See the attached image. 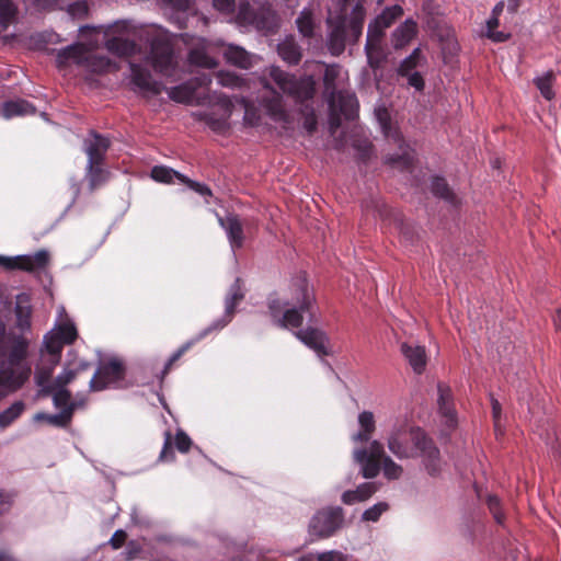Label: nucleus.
I'll use <instances>...</instances> for the list:
<instances>
[{
	"label": "nucleus",
	"instance_id": "obj_1",
	"mask_svg": "<svg viewBox=\"0 0 561 561\" xmlns=\"http://www.w3.org/2000/svg\"><path fill=\"white\" fill-rule=\"evenodd\" d=\"M389 451L399 460L421 458L430 476H438L443 469L439 449L421 428L410 427L405 422L392 425L386 436Z\"/></svg>",
	"mask_w": 561,
	"mask_h": 561
},
{
	"label": "nucleus",
	"instance_id": "obj_2",
	"mask_svg": "<svg viewBox=\"0 0 561 561\" xmlns=\"http://www.w3.org/2000/svg\"><path fill=\"white\" fill-rule=\"evenodd\" d=\"M28 341L23 336H7L0 322V399L15 392L30 379Z\"/></svg>",
	"mask_w": 561,
	"mask_h": 561
},
{
	"label": "nucleus",
	"instance_id": "obj_3",
	"mask_svg": "<svg viewBox=\"0 0 561 561\" xmlns=\"http://www.w3.org/2000/svg\"><path fill=\"white\" fill-rule=\"evenodd\" d=\"M314 305L313 288L301 274L293 278L286 297L270 300L268 310L271 318L278 327L299 328L304 321V313H309L310 319L314 318Z\"/></svg>",
	"mask_w": 561,
	"mask_h": 561
},
{
	"label": "nucleus",
	"instance_id": "obj_4",
	"mask_svg": "<svg viewBox=\"0 0 561 561\" xmlns=\"http://www.w3.org/2000/svg\"><path fill=\"white\" fill-rule=\"evenodd\" d=\"M268 75L283 93L296 101L302 102L312 99L316 91V82L312 77L297 79L278 67H271Z\"/></svg>",
	"mask_w": 561,
	"mask_h": 561
},
{
	"label": "nucleus",
	"instance_id": "obj_5",
	"mask_svg": "<svg viewBox=\"0 0 561 561\" xmlns=\"http://www.w3.org/2000/svg\"><path fill=\"white\" fill-rule=\"evenodd\" d=\"M403 14V9L396 4L386 8L376 19L369 23L365 50L370 66L374 64V54L380 51V42L385 31Z\"/></svg>",
	"mask_w": 561,
	"mask_h": 561
},
{
	"label": "nucleus",
	"instance_id": "obj_6",
	"mask_svg": "<svg viewBox=\"0 0 561 561\" xmlns=\"http://www.w3.org/2000/svg\"><path fill=\"white\" fill-rule=\"evenodd\" d=\"M78 337L75 323L67 317L61 318L58 323L44 336V346L47 353H53L54 363H59L65 344H72Z\"/></svg>",
	"mask_w": 561,
	"mask_h": 561
},
{
	"label": "nucleus",
	"instance_id": "obj_7",
	"mask_svg": "<svg viewBox=\"0 0 561 561\" xmlns=\"http://www.w3.org/2000/svg\"><path fill=\"white\" fill-rule=\"evenodd\" d=\"M125 378L124 363L117 357H110L101 363L89 380L90 391H102L110 387H119Z\"/></svg>",
	"mask_w": 561,
	"mask_h": 561
},
{
	"label": "nucleus",
	"instance_id": "obj_8",
	"mask_svg": "<svg viewBox=\"0 0 561 561\" xmlns=\"http://www.w3.org/2000/svg\"><path fill=\"white\" fill-rule=\"evenodd\" d=\"M344 522V514L341 507H331L318 512L309 524V535L313 539L328 538L332 536Z\"/></svg>",
	"mask_w": 561,
	"mask_h": 561
},
{
	"label": "nucleus",
	"instance_id": "obj_9",
	"mask_svg": "<svg viewBox=\"0 0 561 561\" xmlns=\"http://www.w3.org/2000/svg\"><path fill=\"white\" fill-rule=\"evenodd\" d=\"M354 460L360 466L364 478L371 479L380 472V462L388 455L380 440H369L368 448H358L353 451Z\"/></svg>",
	"mask_w": 561,
	"mask_h": 561
},
{
	"label": "nucleus",
	"instance_id": "obj_10",
	"mask_svg": "<svg viewBox=\"0 0 561 561\" xmlns=\"http://www.w3.org/2000/svg\"><path fill=\"white\" fill-rule=\"evenodd\" d=\"M236 21L241 26L252 25L256 30L266 32L277 26L276 15L270 7H262L260 13H256L248 2L239 4Z\"/></svg>",
	"mask_w": 561,
	"mask_h": 561
},
{
	"label": "nucleus",
	"instance_id": "obj_11",
	"mask_svg": "<svg viewBox=\"0 0 561 561\" xmlns=\"http://www.w3.org/2000/svg\"><path fill=\"white\" fill-rule=\"evenodd\" d=\"M48 262L49 253L46 250H39L36 253L30 255H0V265L8 270L35 272L45 268Z\"/></svg>",
	"mask_w": 561,
	"mask_h": 561
},
{
	"label": "nucleus",
	"instance_id": "obj_12",
	"mask_svg": "<svg viewBox=\"0 0 561 561\" xmlns=\"http://www.w3.org/2000/svg\"><path fill=\"white\" fill-rule=\"evenodd\" d=\"M295 336L306 346L314 351L319 356L331 354L328 335L319 329L307 328L295 332Z\"/></svg>",
	"mask_w": 561,
	"mask_h": 561
},
{
	"label": "nucleus",
	"instance_id": "obj_13",
	"mask_svg": "<svg viewBox=\"0 0 561 561\" xmlns=\"http://www.w3.org/2000/svg\"><path fill=\"white\" fill-rule=\"evenodd\" d=\"M149 59L157 72L169 75L173 69L172 48L165 42L157 41L152 43Z\"/></svg>",
	"mask_w": 561,
	"mask_h": 561
},
{
	"label": "nucleus",
	"instance_id": "obj_14",
	"mask_svg": "<svg viewBox=\"0 0 561 561\" xmlns=\"http://www.w3.org/2000/svg\"><path fill=\"white\" fill-rule=\"evenodd\" d=\"M210 83V77L203 75L186 83L171 88L168 94L171 100L178 103L192 104L195 100V90L198 87H208Z\"/></svg>",
	"mask_w": 561,
	"mask_h": 561
},
{
	"label": "nucleus",
	"instance_id": "obj_15",
	"mask_svg": "<svg viewBox=\"0 0 561 561\" xmlns=\"http://www.w3.org/2000/svg\"><path fill=\"white\" fill-rule=\"evenodd\" d=\"M364 211L366 215L378 217L382 222L387 225L393 224L394 227L403 233L404 225L403 219L399 213H394L381 201H369L364 205Z\"/></svg>",
	"mask_w": 561,
	"mask_h": 561
},
{
	"label": "nucleus",
	"instance_id": "obj_16",
	"mask_svg": "<svg viewBox=\"0 0 561 561\" xmlns=\"http://www.w3.org/2000/svg\"><path fill=\"white\" fill-rule=\"evenodd\" d=\"M216 105L220 110V116L216 118L214 113L204 114V119L206 124L214 130H224L228 127V119L232 114L233 103L232 101L222 93H215Z\"/></svg>",
	"mask_w": 561,
	"mask_h": 561
},
{
	"label": "nucleus",
	"instance_id": "obj_17",
	"mask_svg": "<svg viewBox=\"0 0 561 561\" xmlns=\"http://www.w3.org/2000/svg\"><path fill=\"white\" fill-rule=\"evenodd\" d=\"M110 147V140L99 134L91 133L84 141V151L88 156V167L100 165Z\"/></svg>",
	"mask_w": 561,
	"mask_h": 561
},
{
	"label": "nucleus",
	"instance_id": "obj_18",
	"mask_svg": "<svg viewBox=\"0 0 561 561\" xmlns=\"http://www.w3.org/2000/svg\"><path fill=\"white\" fill-rule=\"evenodd\" d=\"M243 299V293L239 286L238 280L231 286L230 295L225 301V314L221 319L215 321L209 328H207L202 336L214 330H220L225 328L232 319L236 306Z\"/></svg>",
	"mask_w": 561,
	"mask_h": 561
},
{
	"label": "nucleus",
	"instance_id": "obj_19",
	"mask_svg": "<svg viewBox=\"0 0 561 561\" xmlns=\"http://www.w3.org/2000/svg\"><path fill=\"white\" fill-rule=\"evenodd\" d=\"M218 222L226 231L232 250L240 249L244 242L243 224L241 219L233 214H229L226 217L218 216Z\"/></svg>",
	"mask_w": 561,
	"mask_h": 561
},
{
	"label": "nucleus",
	"instance_id": "obj_20",
	"mask_svg": "<svg viewBox=\"0 0 561 561\" xmlns=\"http://www.w3.org/2000/svg\"><path fill=\"white\" fill-rule=\"evenodd\" d=\"M438 411L443 422L448 428H454L457 424V415L453 403L451 390L444 383H438Z\"/></svg>",
	"mask_w": 561,
	"mask_h": 561
},
{
	"label": "nucleus",
	"instance_id": "obj_21",
	"mask_svg": "<svg viewBox=\"0 0 561 561\" xmlns=\"http://www.w3.org/2000/svg\"><path fill=\"white\" fill-rule=\"evenodd\" d=\"M130 81L134 87L146 93L159 94L162 90V85L153 81L149 71L139 65L130 64Z\"/></svg>",
	"mask_w": 561,
	"mask_h": 561
},
{
	"label": "nucleus",
	"instance_id": "obj_22",
	"mask_svg": "<svg viewBox=\"0 0 561 561\" xmlns=\"http://www.w3.org/2000/svg\"><path fill=\"white\" fill-rule=\"evenodd\" d=\"M261 83L265 89L273 92L272 98H264L262 100V106L265 108L266 114L271 117L272 121L276 123L287 124L289 119L288 114L284 107L282 96L270 88L265 79H262Z\"/></svg>",
	"mask_w": 561,
	"mask_h": 561
},
{
	"label": "nucleus",
	"instance_id": "obj_23",
	"mask_svg": "<svg viewBox=\"0 0 561 561\" xmlns=\"http://www.w3.org/2000/svg\"><path fill=\"white\" fill-rule=\"evenodd\" d=\"M88 55L89 51L83 44H73L58 51L56 62L60 68L67 66L69 62L84 67Z\"/></svg>",
	"mask_w": 561,
	"mask_h": 561
},
{
	"label": "nucleus",
	"instance_id": "obj_24",
	"mask_svg": "<svg viewBox=\"0 0 561 561\" xmlns=\"http://www.w3.org/2000/svg\"><path fill=\"white\" fill-rule=\"evenodd\" d=\"M401 352L405 359L409 362L410 366L416 374H421L424 371L426 367V352L425 347L416 344L402 343Z\"/></svg>",
	"mask_w": 561,
	"mask_h": 561
},
{
	"label": "nucleus",
	"instance_id": "obj_25",
	"mask_svg": "<svg viewBox=\"0 0 561 561\" xmlns=\"http://www.w3.org/2000/svg\"><path fill=\"white\" fill-rule=\"evenodd\" d=\"M359 430L352 436L355 443L369 442L376 431V421L374 413L370 411H363L358 414Z\"/></svg>",
	"mask_w": 561,
	"mask_h": 561
},
{
	"label": "nucleus",
	"instance_id": "obj_26",
	"mask_svg": "<svg viewBox=\"0 0 561 561\" xmlns=\"http://www.w3.org/2000/svg\"><path fill=\"white\" fill-rule=\"evenodd\" d=\"M224 55L227 62L243 69L252 67L255 62V56L236 45H229Z\"/></svg>",
	"mask_w": 561,
	"mask_h": 561
},
{
	"label": "nucleus",
	"instance_id": "obj_27",
	"mask_svg": "<svg viewBox=\"0 0 561 561\" xmlns=\"http://www.w3.org/2000/svg\"><path fill=\"white\" fill-rule=\"evenodd\" d=\"M417 33V24L412 19H407L392 33V44L396 48L404 47Z\"/></svg>",
	"mask_w": 561,
	"mask_h": 561
},
{
	"label": "nucleus",
	"instance_id": "obj_28",
	"mask_svg": "<svg viewBox=\"0 0 561 561\" xmlns=\"http://www.w3.org/2000/svg\"><path fill=\"white\" fill-rule=\"evenodd\" d=\"M53 359V353H47L45 347H43L41 351V363L35 371L36 382L41 387H44L49 381L55 367L59 364L54 363Z\"/></svg>",
	"mask_w": 561,
	"mask_h": 561
},
{
	"label": "nucleus",
	"instance_id": "obj_29",
	"mask_svg": "<svg viewBox=\"0 0 561 561\" xmlns=\"http://www.w3.org/2000/svg\"><path fill=\"white\" fill-rule=\"evenodd\" d=\"M331 107H339L346 118H353L357 112L358 103L354 93L339 91L335 93V104Z\"/></svg>",
	"mask_w": 561,
	"mask_h": 561
},
{
	"label": "nucleus",
	"instance_id": "obj_30",
	"mask_svg": "<svg viewBox=\"0 0 561 561\" xmlns=\"http://www.w3.org/2000/svg\"><path fill=\"white\" fill-rule=\"evenodd\" d=\"M208 45L205 39L199 41V45L193 48L188 54V60L192 65L202 68H215L218 62L207 54Z\"/></svg>",
	"mask_w": 561,
	"mask_h": 561
},
{
	"label": "nucleus",
	"instance_id": "obj_31",
	"mask_svg": "<svg viewBox=\"0 0 561 561\" xmlns=\"http://www.w3.org/2000/svg\"><path fill=\"white\" fill-rule=\"evenodd\" d=\"M91 367V364L87 360H80L75 364L72 367L67 365L62 371L56 377L54 383L57 387L66 388L67 385L72 382L81 373L88 370Z\"/></svg>",
	"mask_w": 561,
	"mask_h": 561
},
{
	"label": "nucleus",
	"instance_id": "obj_32",
	"mask_svg": "<svg viewBox=\"0 0 561 561\" xmlns=\"http://www.w3.org/2000/svg\"><path fill=\"white\" fill-rule=\"evenodd\" d=\"M341 68L336 65L327 66L323 77L324 91L329 95V102L335 104V93H337L336 81L341 77Z\"/></svg>",
	"mask_w": 561,
	"mask_h": 561
},
{
	"label": "nucleus",
	"instance_id": "obj_33",
	"mask_svg": "<svg viewBox=\"0 0 561 561\" xmlns=\"http://www.w3.org/2000/svg\"><path fill=\"white\" fill-rule=\"evenodd\" d=\"M278 54L284 61L290 65H296L301 59L300 48L293 37H287L278 44Z\"/></svg>",
	"mask_w": 561,
	"mask_h": 561
},
{
	"label": "nucleus",
	"instance_id": "obj_34",
	"mask_svg": "<svg viewBox=\"0 0 561 561\" xmlns=\"http://www.w3.org/2000/svg\"><path fill=\"white\" fill-rule=\"evenodd\" d=\"M375 116L381 127L383 135L387 138L393 139L396 142H400V133L398 131V129L392 127L388 110L385 106H379L375 110Z\"/></svg>",
	"mask_w": 561,
	"mask_h": 561
},
{
	"label": "nucleus",
	"instance_id": "obj_35",
	"mask_svg": "<svg viewBox=\"0 0 561 561\" xmlns=\"http://www.w3.org/2000/svg\"><path fill=\"white\" fill-rule=\"evenodd\" d=\"M35 107L24 100L9 101L2 106V115L5 118L34 114Z\"/></svg>",
	"mask_w": 561,
	"mask_h": 561
},
{
	"label": "nucleus",
	"instance_id": "obj_36",
	"mask_svg": "<svg viewBox=\"0 0 561 561\" xmlns=\"http://www.w3.org/2000/svg\"><path fill=\"white\" fill-rule=\"evenodd\" d=\"M19 9L12 0H0V31L5 32L15 23Z\"/></svg>",
	"mask_w": 561,
	"mask_h": 561
},
{
	"label": "nucleus",
	"instance_id": "obj_37",
	"mask_svg": "<svg viewBox=\"0 0 561 561\" xmlns=\"http://www.w3.org/2000/svg\"><path fill=\"white\" fill-rule=\"evenodd\" d=\"M105 46L108 51L118 56L131 55L136 49V45L133 42L122 37H112L107 39Z\"/></svg>",
	"mask_w": 561,
	"mask_h": 561
},
{
	"label": "nucleus",
	"instance_id": "obj_38",
	"mask_svg": "<svg viewBox=\"0 0 561 561\" xmlns=\"http://www.w3.org/2000/svg\"><path fill=\"white\" fill-rule=\"evenodd\" d=\"M182 176L184 175L180 172L163 165L153 167L151 170V178L161 183L171 184L174 183L175 180L182 183Z\"/></svg>",
	"mask_w": 561,
	"mask_h": 561
},
{
	"label": "nucleus",
	"instance_id": "obj_39",
	"mask_svg": "<svg viewBox=\"0 0 561 561\" xmlns=\"http://www.w3.org/2000/svg\"><path fill=\"white\" fill-rule=\"evenodd\" d=\"M84 68L91 72L102 73L110 71L112 68H115V66L105 56L89 54L88 58H85Z\"/></svg>",
	"mask_w": 561,
	"mask_h": 561
},
{
	"label": "nucleus",
	"instance_id": "obj_40",
	"mask_svg": "<svg viewBox=\"0 0 561 561\" xmlns=\"http://www.w3.org/2000/svg\"><path fill=\"white\" fill-rule=\"evenodd\" d=\"M431 190L434 195L447 201L450 204H456L458 202L457 196L453 193L445 179L443 178H433Z\"/></svg>",
	"mask_w": 561,
	"mask_h": 561
},
{
	"label": "nucleus",
	"instance_id": "obj_41",
	"mask_svg": "<svg viewBox=\"0 0 561 561\" xmlns=\"http://www.w3.org/2000/svg\"><path fill=\"white\" fill-rule=\"evenodd\" d=\"M343 22L342 20L329 35L328 47L332 55H340L345 48Z\"/></svg>",
	"mask_w": 561,
	"mask_h": 561
},
{
	"label": "nucleus",
	"instance_id": "obj_42",
	"mask_svg": "<svg viewBox=\"0 0 561 561\" xmlns=\"http://www.w3.org/2000/svg\"><path fill=\"white\" fill-rule=\"evenodd\" d=\"M556 76L552 71H547L542 76L537 77L534 80L541 95L548 101L554 98V92L552 90V84Z\"/></svg>",
	"mask_w": 561,
	"mask_h": 561
},
{
	"label": "nucleus",
	"instance_id": "obj_43",
	"mask_svg": "<svg viewBox=\"0 0 561 561\" xmlns=\"http://www.w3.org/2000/svg\"><path fill=\"white\" fill-rule=\"evenodd\" d=\"M51 391H53V399L54 403L58 408L67 409L70 404L77 403L80 404V407H83L84 400L81 401H71V393L64 387H57L56 383L53 382L51 385Z\"/></svg>",
	"mask_w": 561,
	"mask_h": 561
},
{
	"label": "nucleus",
	"instance_id": "obj_44",
	"mask_svg": "<svg viewBox=\"0 0 561 561\" xmlns=\"http://www.w3.org/2000/svg\"><path fill=\"white\" fill-rule=\"evenodd\" d=\"M380 471H382L383 477L388 480H399L403 476L404 469L388 456L380 462Z\"/></svg>",
	"mask_w": 561,
	"mask_h": 561
},
{
	"label": "nucleus",
	"instance_id": "obj_45",
	"mask_svg": "<svg viewBox=\"0 0 561 561\" xmlns=\"http://www.w3.org/2000/svg\"><path fill=\"white\" fill-rule=\"evenodd\" d=\"M25 404L22 401H15L8 409L0 413V426L7 427L14 422L24 411Z\"/></svg>",
	"mask_w": 561,
	"mask_h": 561
},
{
	"label": "nucleus",
	"instance_id": "obj_46",
	"mask_svg": "<svg viewBox=\"0 0 561 561\" xmlns=\"http://www.w3.org/2000/svg\"><path fill=\"white\" fill-rule=\"evenodd\" d=\"M80 404L72 403L69 408L64 409L61 413L55 415H38L37 419H46L50 424L56 426H66L70 423L73 411L79 408Z\"/></svg>",
	"mask_w": 561,
	"mask_h": 561
},
{
	"label": "nucleus",
	"instance_id": "obj_47",
	"mask_svg": "<svg viewBox=\"0 0 561 561\" xmlns=\"http://www.w3.org/2000/svg\"><path fill=\"white\" fill-rule=\"evenodd\" d=\"M297 27L299 33L305 37L313 36L314 31V22L312 18V13L305 9L300 12L299 16L296 20Z\"/></svg>",
	"mask_w": 561,
	"mask_h": 561
},
{
	"label": "nucleus",
	"instance_id": "obj_48",
	"mask_svg": "<svg viewBox=\"0 0 561 561\" xmlns=\"http://www.w3.org/2000/svg\"><path fill=\"white\" fill-rule=\"evenodd\" d=\"M216 78L221 87L230 89H240L245 83L242 78L230 71H218Z\"/></svg>",
	"mask_w": 561,
	"mask_h": 561
},
{
	"label": "nucleus",
	"instance_id": "obj_49",
	"mask_svg": "<svg viewBox=\"0 0 561 561\" xmlns=\"http://www.w3.org/2000/svg\"><path fill=\"white\" fill-rule=\"evenodd\" d=\"M244 107L243 121L249 126H257L261 122V115L254 105L245 98L236 99Z\"/></svg>",
	"mask_w": 561,
	"mask_h": 561
},
{
	"label": "nucleus",
	"instance_id": "obj_50",
	"mask_svg": "<svg viewBox=\"0 0 561 561\" xmlns=\"http://www.w3.org/2000/svg\"><path fill=\"white\" fill-rule=\"evenodd\" d=\"M389 510V504L387 502H378L374 504L371 507L364 511L362 515V519L365 522H377L380 516Z\"/></svg>",
	"mask_w": 561,
	"mask_h": 561
},
{
	"label": "nucleus",
	"instance_id": "obj_51",
	"mask_svg": "<svg viewBox=\"0 0 561 561\" xmlns=\"http://www.w3.org/2000/svg\"><path fill=\"white\" fill-rule=\"evenodd\" d=\"M499 26V16H491L486 21V35L489 38H491L493 42H505L508 39L510 35L503 32L496 31V27Z\"/></svg>",
	"mask_w": 561,
	"mask_h": 561
},
{
	"label": "nucleus",
	"instance_id": "obj_52",
	"mask_svg": "<svg viewBox=\"0 0 561 561\" xmlns=\"http://www.w3.org/2000/svg\"><path fill=\"white\" fill-rule=\"evenodd\" d=\"M420 48H415L410 56L402 60L398 72L401 76H408L419 64Z\"/></svg>",
	"mask_w": 561,
	"mask_h": 561
},
{
	"label": "nucleus",
	"instance_id": "obj_53",
	"mask_svg": "<svg viewBox=\"0 0 561 561\" xmlns=\"http://www.w3.org/2000/svg\"><path fill=\"white\" fill-rule=\"evenodd\" d=\"M377 490L378 488L374 482L362 483L355 490L357 494V500L359 502H364L368 500L374 493H376Z\"/></svg>",
	"mask_w": 561,
	"mask_h": 561
},
{
	"label": "nucleus",
	"instance_id": "obj_54",
	"mask_svg": "<svg viewBox=\"0 0 561 561\" xmlns=\"http://www.w3.org/2000/svg\"><path fill=\"white\" fill-rule=\"evenodd\" d=\"M87 169L90 188L94 190L96 186H99L102 182L105 181V175L100 165L92 167V169L87 165Z\"/></svg>",
	"mask_w": 561,
	"mask_h": 561
},
{
	"label": "nucleus",
	"instance_id": "obj_55",
	"mask_svg": "<svg viewBox=\"0 0 561 561\" xmlns=\"http://www.w3.org/2000/svg\"><path fill=\"white\" fill-rule=\"evenodd\" d=\"M182 183L202 196H211V190L203 183L190 180L187 176H182Z\"/></svg>",
	"mask_w": 561,
	"mask_h": 561
},
{
	"label": "nucleus",
	"instance_id": "obj_56",
	"mask_svg": "<svg viewBox=\"0 0 561 561\" xmlns=\"http://www.w3.org/2000/svg\"><path fill=\"white\" fill-rule=\"evenodd\" d=\"M488 505H489V508H490L491 513L493 514L495 520L499 524H502L503 520H504V517H503V514L500 511V500L497 499V496L490 495L488 497Z\"/></svg>",
	"mask_w": 561,
	"mask_h": 561
},
{
	"label": "nucleus",
	"instance_id": "obj_57",
	"mask_svg": "<svg viewBox=\"0 0 561 561\" xmlns=\"http://www.w3.org/2000/svg\"><path fill=\"white\" fill-rule=\"evenodd\" d=\"M192 445L191 438L182 431L175 434V446L181 453L188 451Z\"/></svg>",
	"mask_w": 561,
	"mask_h": 561
},
{
	"label": "nucleus",
	"instance_id": "obj_58",
	"mask_svg": "<svg viewBox=\"0 0 561 561\" xmlns=\"http://www.w3.org/2000/svg\"><path fill=\"white\" fill-rule=\"evenodd\" d=\"M355 11L358 16L353 19V21L351 22V28H352L354 35L356 37H358L362 34V30H363L364 12H363V8L360 5H356Z\"/></svg>",
	"mask_w": 561,
	"mask_h": 561
},
{
	"label": "nucleus",
	"instance_id": "obj_59",
	"mask_svg": "<svg viewBox=\"0 0 561 561\" xmlns=\"http://www.w3.org/2000/svg\"><path fill=\"white\" fill-rule=\"evenodd\" d=\"M318 561H346V557L337 551V550H330L320 552L317 556Z\"/></svg>",
	"mask_w": 561,
	"mask_h": 561
},
{
	"label": "nucleus",
	"instance_id": "obj_60",
	"mask_svg": "<svg viewBox=\"0 0 561 561\" xmlns=\"http://www.w3.org/2000/svg\"><path fill=\"white\" fill-rule=\"evenodd\" d=\"M16 314H18V319H19V325L21 328L28 327V324H30L28 319H30V314H31L30 308L22 307L19 305L16 307Z\"/></svg>",
	"mask_w": 561,
	"mask_h": 561
},
{
	"label": "nucleus",
	"instance_id": "obj_61",
	"mask_svg": "<svg viewBox=\"0 0 561 561\" xmlns=\"http://www.w3.org/2000/svg\"><path fill=\"white\" fill-rule=\"evenodd\" d=\"M213 3L222 13H231L234 9V0H213Z\"/></svg>",
	"mask_w": 561,
	"mask_h": 561
},
{
	"label": "nucleus",
	"instance_id": "obj_62",
	"mask_svg": "<svg viewBox=\"0 0 561 561\" xmlns=\"http://www.w3.org/2000/svg\"><path fill=\"white\" fill-rule=\"evenodd\" d=\"M13 503L11 493L0 491V515L8 512Z\"/></svg>",
	"mask_w": 561,
	"mask_h": 561
},
{
	"label": "nucleus",
	"instance_id": "obj_63",
	"mask_svg": "<svg viewBox=\"0 0 561 561\" xmlns=\"http://www.w3.org/2000/svg\"><path fill=\"white\" fill-rule=\"evenodd\" d=\"M126 537H127L126 533L122 529H118L114 533V535L110 539V545L114 549H119L124 545Z\"/></svg>",
	"mask_w": 561,
	"mask_h": 561
},
{
	"label": "nucleus",
	"instance_id": "obj_64",
	"mask_svg": "<svg viewBox=\"0 0 561 561\" xmlns=\"http://www.w3.org/2000/svg\"><path fill=\"white\" fill-rule=\"evenodd\" d=\"M408 83L409 85L415 88L416 90L421 91L424 88V80L422 76L419 72H412L408 76Z\"/></svg>",
	"mask_w": 561,
	"mask_h": 561
}]
</instances>
